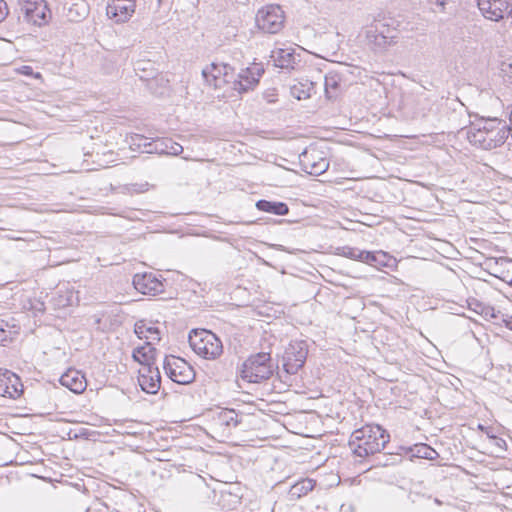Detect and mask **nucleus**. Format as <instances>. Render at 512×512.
<instances>
[{
  "instance_id": "obj_17",
  "label": "nucleus",
  "mask_w": 512,
  "mask_h": 512,
  "mask_svg": "<svg viewBox=\"0 0 512 512\" xmlns=\"http://www.w3.org/2000/svg\"><path fill=\"white\" fill-rule=\"evenodd\" d=\"M245 487L237 480L227 481L226 480V507L230 512L239 510L242 508V498L244 495Z\"/></svg>"
},
{
  "instance_id": "obj_14",
  "label": "nucleus",
  "mask_w": 512,
  "mask_h": 512,
  "mask_svg": "<svg viewBox=\"0 0 512 512\" xmlns=\"http://www.w3.org/2000/svg\"><path fill=\"white\" fill-rule=\"evenodd\" d=\"M138 383L147 394H156L161 386V375L158 366L141 367L138 371Z\"/></svg>"
},
{
  "instance_id": "obj_4",
  "label": "nucleus",
  "mask_w": 512,
  "mask_h": 512,
  "mask_svg": "<svg viewBox=\"0 0 512 512\" xmlns=\"http://www.w3.org/2000/svg\"><path fill=\"white\" fill-rule=\"evenodd\" d=\"M163 369L170 380L181 385L192 383L196 376L193 367L185 359L173 355L165 356Z\"/></svg>"
},
{
  "instance_id": "obj_32",
  "label": "nucleus",
  "mask_w": 512,
  "mask_h": 512,
  "mask_svg": "<svg viewBox=\"0 0 512 512\" xmlns=\"http://www.w3.org/2000/svg\"><path fill=\"white\" fill-rule=\"evenodd\" d=\"M340 87V78L338 74H328L325 76V94L328 99H332L335 95L331 91H337Z\"/></svg>"
},
{
  "instance_id": "obj_38",
  "label": "nucleus",
  "mask_w": 512,
  "mask_h": 512,
  "mask_svg": "<svg viewBox=\"0 0 512 512\" xmlns=\"http://www.w3.org/2000/svg\"><path fill=\"white\" fill-rule=\"evenodd\" d=\"M243 340L244 337L242 334L235 333L233 339H230L229 341L230 349H232L236 354L239 353L240 349L242 348Z\"/></svg>"
},
{
  "instance_id": "obj_24",
  "label": "nucleus",
  "mask_w": 512,
  "mask_h": 512,
  "mask_svg": "<svg viewBox=\"0 0 512 512\" xmlns=\"http://www.w3.org/2000/svg\"><path fill=\"white\" fill-rule=\"evenodd\" d=\"M406 453L410 457L422 458L427 460H434L439 457L437 451L426 443H417L413 446L406 448Z\"/></svg>"
},
{
  "instance_id": "obj_18",
  "label": "nucleus",
  "mask_w": 512,
  "mask_h": 512,
  "mask_svg": "<svg viewBox=\"0 0 512 512\" xmlns=\"http://www.w3.org/2000/svg\"><path fill=\"white\" fill-rule=\"evenodd\" d=\"M466 132H506L508 126L498 118H480L471 122Z\"/></svg>"
},
{
  "instance_id": "obj_13",
  "label": "nucleus",
  "mask_w": 512,
  "mask_h": 512,
  "mask_svg": "<svg viewBox=\"0 0 512 512\" xmlns=\"http://www.w3.org/2000/svg\"><path fill=\"white\" fill-rule=\"evenodd\" d=\"M22 393L23 384L20 378L10 370L0 369V396L17 399Z\"/></svg>"
},
{
  "instance_id": "obj_51",
  "label": "nucleus",
  "mask_w": 512,
  "mask_h": 512,
  "mask_svg": "<svg viewBox=\"0 0 512 512\" xmlns=\"http://www.w3.org/2000/svg\"><path fill=\"white\" fill-rule=\"evenodd\" d=\"M487 436L489 437V439L491 440V437L495 436L494 434H489V432L487 431Z\"/></svg>"
},
{
  "instance_id": "obj_5",
  "label": "nucleus",
  "mask_w": 512,
  "mask_h": 512,
  "mask_svg": "<svg viewBox=\"0 0 512 512\" xmlns=\"http://www.w3.org/2000/svg\"><path fill=\"white\" fill-rule=\"evenodd\" d=\"M308 355L306 341H291L285 348L282 356L283 370L289 374H296L305 364Z\"/></svg>"
},
{
  "instance_id": "obj_19",
  "label": "nucleus",
  "mask_w": 512,
  "mask_h": 512,
  "mask_svg": "<svg viewBox=\"0 0 512 512\" xmlns=\"http://www.w3.org/2000/svg\"><path fill=\"white\" fill-rule=\"evenodd\" d=\"M478 7L483 15L490 19L498 21L503 18L504 8H508V3L503 2L502 0H478Z\"/></svg>"
},
{
  "instance_id": "obj_23",
  "label": "nucleus",
  "mask_w": 512,
  "mask_h": 512,
  "mask_svg": "<svg viewBox=\"0 0 512 512\" xmlns=\"http://www.w3.org/2000/svg\"><path fill=\"white\" fill-rule=\"evenodd\" d=\"M255 206L259 211L279 216L287 215L289 212L288 205L282 201L260 199L256 202Z\"/></svg>"
},
{
  "instance_id": "obj_22",
  "label": "nucleus",
  "mask_w": 512,
  "mask_h": 512,
  "mask_svg": "<svg viewBox=\"0 0 512 512\" xmlns=\"http://www.w3.org/2000/svg\"><path fill=\"white\" fill-rule=\"evenodd\" d=\"M157 350L152 346L151 342H146L143 346H139L133 350L132 358L142 367L156 366Z\"/></svg>"
},
{
  "instance_id": "obj_47",
  "label": "nucleus",
  "mask_w": 512,
  "mask_h": 512,
  "mask_svg": "<svg viewBox=\"0 0 512 512\" xmlns=\"http://www.w3.org/2000/svg\"><path fill=\"white\" fill-rule=\"evenodd\" d=\"M235 149V146L233 144L229 145V149L228 147H226V152L229 151V152H233V150Z\"/></svg>"
},
{
  "instance_id": "obj_9",
  "label": "nucleus",
  "mask_w": 512,
  "mask_h": 512,
  "mask_svg": "<svg viewBox=\"0 0 512 512\" xmlns=\"http://www.w3.org/2000/svg\"><path fill=\"white\" fill-rule=\"evenodd\" d=\"M134 70L139 74L141 80L147 82L148 89L157 95L164 94L165 86H162V90L159 91L157 86L159 84L164 85L168 83V81H164L163 77L158 78V71L154 67V63L149 60H139L135 63Z\"/></svg>"
},
{
  "instance_id": "obj_7",
  "label": "nucleus",
  "mask_w": 512,
  "mask_h": 512,
  "mask_svg": "<svg viewBox=\"0 0 512 512\" xmlns=\"http://www.w3.org/2000/svg\"><path fill=\"white\" fill-rule=\"evenodd\" d=\"M18 3L27 23L41 27L51 18V12L44 0H19Z\"/></svg>"
},
{
  "instance_id": "obj_44",
  "label": "nucleus",
  "mask_w": 512,
  "mask_h": 512,
  "mask_svg": "<svg viewBox=\"0 0 512 512\" xmlns=\"http://www.w3.org/2000/svg\"><path fill=\"white\" fill-rule=\"evenodd\" d=\"M22 73L25 75H30L33 73V69L30 66H23L22 67Z\"/></svg>"
},
{
  "instance_id": "obj_37",
  "label": "nucleus",
  "mask_w": 512,
  "mask_h": 512,
  "mask_svg": "<svg viewBox=\"0 0 512 512\" xmlns=\"http://www.w3.org/2000/svg\"><path fill=\"white\" fill-rule=\"evenodd\" d=\"M359 253H361L360 249L354 248V247H349V246H342V247H338L336 249L337 255L344 256V257L352 259V260L359 261V259H360V255L358 256Z\"/></svg>"
},
{
  "instance_id": "obj_12",
  "label": "nucleus",
  "mask_w": 512,
  "mask_h": 512,
  "mask_svg": "<svg viewBox=\"0 0 512 512\" xmlns=\"http://www.w3.org/2000/svg\"><path fill=\"white\" fill-rule=\"evenodd\" d=\"M134 288L144 295H157L164 291V285L154 273H137L133 277Z\"/></svg>"
},
{
  "instance_id": "obj_21",
  "label": "nucleus",
  "mask_w": 512,
  "mask_h": 512,
  "mask_svg": "<svg viewBox=\"0 0 512 512\" xmlns=\"http://www.w3.org/2000/svg\"><path fill=\"white\" fill-rule=\"evenodd\" d=\"M62 386L76 394L85 391L87 383L83 374L76 370H69L60 377Z\"/></svg>"
},
{
  "instance_id": "obj_34",
  "label": "nucleus",
  "mask_w": 512,
  "mask_h": 512,
  "mask_svg": "<svg viewBox=\"0 0 512 512\" xmlns=\"http://www.w3.org/2000/svg\"><path fill=\"white\" fill-rule=\"evenodd\" d=\"M244 416L243 413H237L234 409L226 407V427H241Z\"/></svg>"
},
{
  "instance_id": "obj_33",
  "label": "nucleus",
  "mask_w": 512,
  "mask_h": 512,
  "mask_svg": "<svg viewBox=\"0 0 512 512\" xmlns=\"http://www.w3.org/2000/svg\"><path fill=\"white\" fill-rule=\"evenodd\" d=\"M359 255H360V259H359L360 262H363V263H366V264H369V265L375 266V267L383 264V261L380 260L379 258L383 257L384 254L380 255L378 253H374L371 251L361 250V253H359L358 256Z\"/></svg>"
},
{
  "instance_id": "obj_8",
  "label": "nucleus",
  "mask_w": 512,
  "mask_h": 512,
  "mask_svg": "<svg viewBox=\"0 0 512 512\" xmlns=\"http://www.w3.org/2000/svg\"><path fill=\"white\" fill-rule=\"evenodd\" d=\"M302 170L310 175L319 176L329 168V161L315 148L305 149L299 155Z\"/></svg>"
},
{
  "instance_id": "obj_10",
  "label": "nucleus",
  "mask_w": 512,
  "mask_h": 512,
  "mask_svg": "<svg viewBox=\"0 0 512 512\" xmlns=\"http://www.w3.org/2000/svg\"><path fill=\"white\" fill-rule=\"evenodd\" d=\"M468 141L481 149L492 150L503 145L508 138L506 132H466Z\"/></svg>"
},
{
  "instance_id": "obj_40",
  "label": "nucleus",
  "mask_w": 512,
  "mask_h": 512,
  "mask_svg": "<svg viewBox=\"0 0 512 512\" xmlns=\"http://www.w3.org/2000/svg\"><path fill=\"white\" fill-rule=\"evenodd\" d=\"M226 458H228V462L230 463L231 467L234 470H237V468H242V462L240 457L237 456H228L226 454Z\"/></svg>"
},
{
  "instance_id": "obj_27",
  "label": "nucleus",
  "mask_w": 512,
  "mask_h": 512,
  "mask_svg": "<svg viewBox=\"0 0 512 512\" xmlns=\"http://www.w3.org/2000/svg\"><path fill=\"white\" fill-rule=\"evenodd\" d=\"M315 486V481L309 478L302 479L291 486L289 496L291 500L300 499L301 497L312 491Z\"/></svg>"
},
{
  "instance_id": "obj_26",
  "label": "nucleus",
  "mask_w": 512,
  "mask_h": 512,
  "mask_svg": "<svg viewBox=\"0 0 512 512\" xmlns=\"http://www.w3.org/2000/svg\"><path fill=\"white\" fill-rule=\"evenodd\" d=\"M221 74V66L214 62L202 70V76L205 82L214 88L220 87L221 83L224 82V80L221 79Z\"/></svg>"
},
{
  "instance_id": "obj_25",
  "label": "nucleus",
  "mask_w": 512,
  "mask_h": 512,
  "mask_svg": "<svg viewBox=\"0 0 512 512\" xmlns=\"http://www.w3.org/2000/svg\"><path fill=\"white\" fill-rule=\"evenodd\" d=\"M315 83L305 79L294 84L290 88L291 95L297 100H305L312 96Z\"/></svg>"
},
{
  "instance_id": "obj_48",
  "label": "nucleus",
  "mask_w": 512,
  "mask_h": 512,
  "mask_svg": "<svg viewBox=\"0 0 512 512\" xmlns=\"http://www.w3.org/2000/svg\"><path fill=\"white\" fill-rule=\"evenodd\" d=\"M506 326H507L509 329H511V330H512V319H510V320H508V321L506 322Z\"/></svg>"
},
{
  "instance_id": "obj_49",
  "label": "nucleus",
  "mask_w": 512,
  "mask_h": 512,
  "mask_svg": "<svg viewBox=\"0 0 512 512\" xmlns=\"http://www.w3.org/2000/svg\"><path fill=\"white\" fill-rule=\"evenodd\" d=\"M478 428H479L480 430H482V431H486V432H487V428H486L484 425H482V424H479V425H478Z\"/></svg>"
},
{
  "instance_id": "obj_45",
  "label": "nucleus",
  "mask_w": 512,
  "mask_h": 512,
  "mask_svg": "<svg viewBox=\"0 0 512 512\" xmlns=\"http://www.w3.org/2000/svg\"><path fill=\"white\" fill-rule=\"evenodd\" d=\"M431 2H435L436 4H438L439 6H442L444 7V5L446 4V1L447 0H430Z\"/></svg>"
},
{
  "instance_id": "obj_46",
  "label": "nucleus",
  "mask_w": 512,
  "mask_h": 512,
  "mask_svg": "<svg viewBox=\"0 0 512 512\" xmlns=\"http://www.w3.org/2000/svg\"><path fill=\"white\" fill-rule=\"evenodd\" d=\"M227 444L232 445V446H238L239 445V443L237 441H234V440L226 441V445Z\"/></svg>"
},
{
  "instance_id": "obj_41",
  "label": "nucleus",
  "mask_w": 512,
  "mask_h": 512,
  "mask_svg": "<svg viewBox=\"0 0 512 512\" xmlns=\"http://www.w3.org/2000/svg\"><path fill=\"white\" fill-rule=\"evenodd\" d=\"M491 441L499 449H501V450L507 449V443L503 438L498 437V436H493V437H491Z\"/></svg>"
},
{
  "instance_id": "obj_20",
  "label": "nucleus",
  "mask_w": 512,
  "mask_h": 512,
  "mask_svg": "<svg viewBox=\"0 0 512 512\" xmlns=\"http://www.w3.org/2000/svg\"><path fill=\"white\" fill-rule=\"evenodd\" d=\"M395 38V35H385L382 31H378L377 28H371L366 32L368 44L377 52H382L393 43H396Z\"/></svg>"
},
{
  "instance_id": "obj_43",
  "label": "nucleus",
  "mask_w": 512,
  "mask_h": 512,
  "mask_svg": "<svg viewBox=\"0 0 512 512\" xmlns=\"http://www.w3.org/2000/svg\"><path fill=\"white\" fill-rule=\"evenodd\" d=\"M6 340H7L6 331L2 326H0V343L5 342Z\"/></svg>"
},
{
  "instance_id": "obj_2",
  "label": "nucleus",
  "mask_w": 512,
  "mask_h": 512,
  "mask_svg": "<svg viewBox=\"0 0 512 512\" xmlns=\"http://www.w3.org/2000/svg\"><path fill=\"white\" fill-rule=\"evenodd\" d=\"M275 363L271 354L260 352L252 354L245 360L240 369V377L249 383H260L269 379L275 372Z\"/></svg>"
},
{
  "instance_id": "obj_28",
  "label": "nucleus",
  "mask_w": 512,
  "mask_h": 512,
  "mask_svg": "<svg viewBox=\"0 0 512 512\" xmlns=\"http://www.w3.org/2000/svg\"><path fill=\"white\" fill-rule=\"evenodd\" d=\"M435 104H436V101L433 100L430 96L425 95V94L419 95L416 100L415 113L418 116L425 118L428 115H430L431 113L436 112Z\"/></svg>"
},
{
  "instance_id": "obj_42",
  "label": "nucleus",
  "mask_w": 512,
  "mask_h": 512,
  "mask_svg": "<svg viewBox=\"0 0 512 512\" xmlns=\"http://www.w3.org/2000/svg\"><path fill=\"white\" fill-rule=\"evenodd\" d=\"M8 15V7L4 0H0V22H2Z\"/></svg>"
},
{
  "instance_id": "obj_16",
  "label": "nucleus",
  "mask_w": 512,
  "mask_h": 512,
  "mask_svg": "<svg viewBox=\"0 0 512 512\" xmlns=\"http://www.w3.org/2000/svg\"><path fill=\"white\" fill-rule=\"evenodd\" d=\"M271 58L275 66L282 69H294L301 62V56L293 48H278L272 51Z\"/></svg>"
},
{
  "instance_id": "obj_50",
  "label": "nucleus",
  "mask_w": 512,
  "mask_h": 512,
  "mask_svg": "<svg viewBox=\"0 0 512 512\" xmlns=\"http://www.w3.org/2000/svg\"><path fill=\"white\" fill-rule=\"evenodd\" d=\"M225 68H226V70H228L230 68V66L226 63ZM227 75H228V71H226V76Z\"/></svg>"
},
{
  "instance_id": "obj_30",
  "label": "nucleus",
  "mask_w": 512,
  "mask_h": 512,
  "mask_svg": "<svg viewBox=\"0 0 512 512\" xmlns=\"http://www.w3.org/2000/svg\"><path fill=\"white\" fill-rule=\"evenodd\" d=\"M134 332L140 339L145 338L152 341H160L161 339L159 329L153 326H146L143 320L136 322Z\"/></svg>"
},
{
  "instance_id": "obj_15",
  "label": "nucleus",
  "mask_w": 512,
  "mask_h": 512,
  "mask_svg": "<svg viewBox=\"0 0 512 512\" xmlns=\"http://www.w3.org/2000/svg\"><path fill=\"white\" fill-rule=\"evenodd\" d=\"M135 0H108L106 14L115 22H126L135 12Z\"/></svg>"
},
{
  "instance_id": "obj_36",
  "label": "nucleus",
  "mask_w": 512,
  "mask_h": 512,
  "mask_svg": "<svg viewBox=\"0 0 512 512\" xmlns=\"http://www.w3.org/2000/svg\"><path fill=\"white\" fill-rule=\"evenodd\" d=\"M161 144L165 146V148H161V152H166L168 154L177 156L183 152V147L179 144L174 142L172 139H163L161 140Z\"/></svg>"
},
{
  "instance_id": "obj_29",
  "label": "nucleus",
  "mask_w": 512,
  "mask_h": 512,
  "mask_svg": "<svg viewBox=\"0 0 512 512\" xmlns=\"http://www.w3.org/2000/svg\"><path fill=\"white\" fill-rule=\"evenodd\" d=\"M467 302H468V307L470 310L474 311L477 314L482 315L487 320L497 318L498 317L497 314L500 313V312H496L492 306L482 303L475 298L468 299Z\"/></svg>"
},
{
  "instance_id": "obj_3",
  "label": "nucleus",
  "mask_w": 512,
  "mask_h": 512,
  "mask_svg": "<svg viewBox=\"0 0 512 512\" xmlns=\"http://www.w3.org/2000/svg\"><path fill=\"white\" fill-rule=\"evenodd\" d=\"M192 350L205 359L214 360L223 352L221 339L206 329H193L188 336Z\"/></svg>"
},
{
  "instance_id": "obj_39",
  "label": "nucleus",
  "mask_w": 512,
  "mask_h": 512,
  "mask_svg": "<svg viewBox=\"0 0 512 512\" xmlns=\"http://www.w3.org/2000/svg\"><path fill=\"white\" fill-rule=\"evenodd\" d=\"M262 96L268 103H275L277 101V90L275 88L267 89L262 93Z\"/></svg>"
},
{
  "instance_id": "obj_6",
  "label": "nucleus",
  "mask_w": 512,
  "mask_h": 512,
  "mask_svg": "<svg viewBox=\"0 0 512 512\" xmlns=\"http://www.w3.org/2000/svg\"><path fill=\"white\" fill-rule=\"evenodd\" d=\"M255 22L262 32L276 34L283 28L284 14L279 5H268L257 12Z\"/></svg>"
},
{
  "instance_id": "obj_11",
  "label": "nucleus",
  "mask_w": 512,
  "mask_h": 512,
  "mask_svg": "<svg viewBox=\"0 0 512 512\" xmlns=\"http://www.w3.org/2000/svg\"><path fill=\"white\" fill-rule=\"evenodd\" d=\"M263 73L264 70L261 68H246L242 70L237 75V78L232 81L231 90L237 92L238 95L254 90L259 84Z\"/></svg>"
},
{
  "instance_id": "obj_35",
  "label": "nucleus",
  "mask_w": 512,
  "mask_h": 512,
  "mask_svg": "<svg viewBox=\"0 0 512 512\" xmlns=\"http://www.w3.org/2000/svg\"><path fill=\"white\" fill-rule=\"evenodd\" d=\"M87 6L85 3H75L69 9V18L71 21H80V19L85 18L87 15Z\"/></svg>"
},
{
  "instance_id": "obj_31",
  "label": "nucleus",
  "mask_w": 512,
  "mask_h": 512,
  "mask_svg": "<svg viewBox=\"0 0 512 512\" xmlns=\"http://www.w3.org/2000/svg\"><path fill=\"white\" fill-rule=\"evenodd\" d=\"M131 146H136L138 149H143V152L152 153L158 151V147L154 146L153 142H148L147 138L140 134H134L131 136Z\"/></svg>"
},
{
  "instance_id": "obj_1",
  "label": "nucleus",
  "mask_w": 512,
  "mask_h": 512,
  "mask_svg": "<svg viewBox=\"0 0 512 512\" xmlns=\"http://www.w3.org/2000/svg\"><path fill=\"white\" fill-rule=\"evenodd\" d=\"M390 434L378 424H366L350 436L349 447L357 457L366 458L385 449Z\"/></svg>"
}]
</instances>
